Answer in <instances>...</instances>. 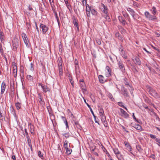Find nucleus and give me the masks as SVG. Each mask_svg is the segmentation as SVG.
<instances>
[{"instance_id": "nucleus-1", "label": "nucleus", "mask_w": 160, "mask_h": 160, "mask_svg": "<svg viewBox=\"0 0 160 160\" xmlns=\"http://www.w3.org/2000/svg\"><path fill=\"white\" fill-rule=\"evenodd\" d=\"M147 88L149 94L156 98H160L159 95L153 88L149 86H147Z\"/></svg>"}, {"instance_id": "nucleus-2", "label": "nucleus", "mask_w": 160, "mask_h": 160, "mask_svg": "<svg viewBox=\"0 0 160 160\" xmlns=\"http://www.w3.org/2000/svg\"><path fill=\"white\" fill-rule=\"evenodd\" d=\"M118 64L119 69L122 72H125V69L122 62L121 60L118 61Z\"/></svg>"}, {"instance_id": "nucleus-3", "label": "nucleus", "mask_w": 160, "mask_h": 160, "mask_svg": "<svg viewBox=\"0 0 160 160\" xmlns=\"http://www.w3.org/2000/svg\"><path fill=\"white\" fill-rule=\"evenodd\" d=\"M146 17L149 20H151L156 19V16L151 15L148 11H146L144 13Z\"/></svg>"}, {"instance_id": "nucleus-4", "label": "nucleus", "mask_w": 160, "mask_h": 160, "mask_svg": "<svg viewBox=\"0 0 160 160\" xmlns=\"http://www.w3.org/2000/svg\"><path fill=\"white\" fill-rule=\"evenodd\" d=\"M40 28L42 29V33L45 34L48 29V28L46 25L42 23L40 24Z\"/></svg>"}, {"instance_id": "nucleus-5", "label": "nucleus", "mask_w": 160, "mask_h": 160, "mask_svg": "<svg viewBox=\"0 0 160 160\" xmlns=\"http://www.w3.org/2000/svg\"><path fill=\"white\" fill-rule=\"evenodd\" d=\"M18 40L17 39H15L12 41V46L13 47V49L14 51L16 50L17 48L18 47Z\"/></svg>"}, {"instance_id": "nucleus-6", "label": "nucleus", "mask_w": 160, "mask_h": 160, "mask_svg": "<svg viewBox=\"0 0 160 160\" xmlns=\"http://www.w3.org/2000/svg\"><path fill=\"white\" fill-rule=\"evenodd\" d=\"M105 68V76L107 77H109L111 76V69L108 66H106Z\"/></svg>"}, {"instance_id": "nucleus-7", "label": "nucleus", "mask_w": 160, "mask_h": 160, "mask_svg": "<svg viewBox=\"0 0 160 160\" xmlns=\"http://www.w3.org/2000/svg\"><path fill=\"white\" fill-rule=\"evenodd\" d=\"M121 90L122 92V94L124 96L125 98H127L129 97L127 89L123 86H122L121 88Z\"/></svg>"}, {"instance_id": "nucleus-8", "label": "nucleus", "mask_w": 160, "mask_h": 160, "mask_svg": "<svg viewBox=\"0 0 160 160\" xmlns=\"http://www.w3.org/2000/svg\"><path fill=\"white\" fill-rule=\"evenodd\" d=\"M132 60L136 64L140 65L141 64V62L138 57H134L132 59Z\"/></svg>"}, {"instance_id": "nucleus-9", "label": "nucleus", "mask_w": 160, "mask_h": 160, "mask_svg": "<svg viewBox=\"0 0 160 160\" xmlns=\"http://www.w3.org/2000/svg\"><path fill=\"white\" fill-rule=\"evenodd\" d=\"M38 101L42 105H44L45 102L44 101L42 97V96L40 93L38 94Z\"/></svg>"}, {"instance_id": "nucleus-10", "label": "nucleus", "mask_w": 160, "mask_h": 160, "mask_svg": "<svg viewBox=\"0 0 160 160\" xmlns=\"http://www.w3.org/2000/svg\"><path fill=\"white\" fill-rule=\"evenodd\" d=\"M38 85L41 86L43 89V92H46L48 91H50V89L47 86L43 85L42 84L40 83Z\"/></svg>"}, {"instance_id": "nucleus-11", "label": "nucleus", "mask_w": 160, "mask_h": 160, "mask_svg": "<svg viewBox=\"0 0 160 160\" xmlns=\"http://www.w3.org/2000/svg\"><path fill=\"white\" fill-rule=\"evenodd\" d=\"M130 14L132 16L134 20H137V19H139V15L138 14L136 13L134 11L130 13Z\"/></svg>"}, {"instance_id": "nucleus-12", "label": "nucleus", "mask_w": 160, "mask_h": 160, "mask_svg": "<svg viewBox=\"0 0 160 160\" xmlns=\"http://www.w3.org/2000/svg\"><path fill=\"white\" fill-rule=\"evenodd\" d=\"M120 109L121 113L122 114V116L123 117L125 118H128L129 117V114H128L126 111L121 108H120Z\"/></svg>"}, {"instance_id": "nucleus-13", "label": "nucleus", "mask_w": 160, "mask_h": 160, "mask_svg": "<svg viewBox=\"0 0 160 160\" xmlns=\"http://www.w3.org/2000/svg\"><path fill=\"white\" fill-rule=\"evenodd\" d=\"M101 6L103 7L101 9L102 12L105 14H108V9L107 6H105L102 3H101Z\"/></svg>"}, {"instance_id": "nucleus-14", "label": "nucleus", "mask_w": 160, "mask_h": 160, "mask_svg": "<svg viewBox=\"0 0 160 160\" xmlns=\"http://www.w3.org/2000/svg\"><path fill=\"white\" fill-rule=\"evenodd\" d=\"M118 19L120 22L122 23L123 25H125L126 23V21L124 18L121 16H119Z\"/></svg>"}, {"instance_id": "nucleus-15", "label": "nucleus", "mask_w": 160, "mask_h": 160, "mask_svg": "<svg viewBox=\"0 0 160 160\" xmlns=\"http://www.w3.org/2000/svg\"><path fill=\"white\" fill-rule=\"evenodd\" d=\"M124 143L125 144V146L126 147V149L127 150L130 151H131L132 150V148L128 142L125 141L124 142Z\"/></svg>"}, {"instance_id": "nucleus-16", "label": "nucleus", "mask_w": 160, "mask_h": 160, "mask_svg": "<svg viewBox=\"0 0 160 160\" xmlns=\"http://www.w3.org/2000/svg\"><path fill=\"white\" fill-rule=\"evenodd\" d=\"M99 81L101 83H103L105 81V80L104 79V77L102 75H99L98 76Z\"/></svg>"}, {"instance_id": "nucleus-17", "label": "nucleus", "mask_w": 160, "mask_h": 160, "mask_svg": "<svg viewBox=\"0 0 160 160\" xmlns=\"http://www.w3.org/2000/svg\"><path fill=\"white\" fill-rule=\"evenodd\" d=\"M1 88V93L2 94L4 93L6 88V84L4 82L2 83Z\"/></svg>"}, {"instance_id": "nucleus-18", "label": "nucleus", "mask_w": 160, "mask_h": 160, "mask_svg": "<svg viewBox=\"0 0 160 160\" xmlns=\"http://www.w3.org/2000/svg\"><path fill=\"white\" fill-rule=\"evenodd\" d=\"M22 37L26 45H28V39L26 35L25 34H24L22 36Z\"/></svg>"}, {"instance_id": "nucleus-19", "label": "nucleus", "mask_w": 160, "mask_h": 160, "mask_svg": "<svg viewBox=\"0 0 160 160\" xmlns=\"http://www.w3.org/2000/svg\"><path fill=\"white\" fill-rule=\"evenodd\" d=\"M151 11L152 14H153L152 15L156 17L155 15L157 12V10L156 7L154 6H153L151 9Z\"/></svg>"}, {"instance_id": "nucleus-20", "label": "nucleus", "mask_w": 160, "mask_h": 160, "mask_svg": "<svg viewBox=\"0 0 160 160\" xmlns=\"http://www.w3.org/2000/svg\"><path fill=\"white\" fill-rule=\"evenodd\" d=\"M134 126H133L136 129L138 130H142V127L139 124H135V125H133Z\"/></svg>"}, {"instance_id": "nucleus-21", "label": "nucleus", "mask_w": 160, "mask_h": 160, "mask_svg": "<svg viewBox=\"0 0 160 160\" xmlns=\"http://www.w3.org/2000/svg\"><path fill=\"white\" fill-rule=\"evenodd\" d=\"M113 150L116 156L121 154L120 152L117 148H114L113 149Z\"/></svg>"}, {"instance_id": "nucleus-22", "label": "nucleus", "mask_w": 160, "mask_h": 160, "mask_svg": "<svg viewBox=\"0 0 160 160\" xmlns=\"http://www.w3.org/2000/svg\"><path fill=\"white\" fill-rule=\"evenodd\" d=\"M80 86L82 89L86 91V89H85L86 84L84 82L80 83Z\"/></svg>"}, {"instance_id": "nucleus-23", "label": "nucleus", "mask_w": 160, "mask_h": 160, "mask_svg": "<svg viewBox=\"0 0 160 160\" xmlns=\"http://www.w3.org/2000/svg\"><path fill=\"white\" fill-rule=\"evenodd\" d=\"M58 69L59 71V75L60 77L62 75L63 73V69H62V66H59Z\"/></svg>"}, {"instance_id": "nucleus-24", "label": "nucleus", "mask_w": 160, "mask_h": 160, "mask_svg": "<svg viewBox=\"0 0 160 160\" xmlns=\"http://www.w3.org/2000/svg\"><path fill=\"white\" fill-rule=\"evenodd\" d=\"M124 84L126 86H129L130 88H128V89L130 90H132V89H132V87L129 84V83L128 82H127V79H124Z\"/></svg>"}, {"instance_id": "nucleus-25", "label": "nucleus", "mask_w": 160, "mask_h": 160, "mask_svg": "<svg viewBox=\"0 0 160 160\" xmlns=\"http://www.w3.org/2000/svg\"><path fill=\"white\" fill-rule=\"evenodd\" d=\"M34 66L33 63L32 62H31L28 66V68L31 71H34Z\"/></svg>"}, {"instance_id": "nucleus-26", "label": "nucleus", "mask_w": 160, "mask_h": 160, "mask_svg": "<svg viewBox=\"0 0 160 160\" xmlns=\"http://www.w3.org/2000/svg\"><path fill=\"white\" fill-rule=\"evenodd\" d=\"M58 66H62V64L63 63V61L61 57H60L58 58Z\"/></svg>"}, {"instance_id": "nucleus-27", "label": "nucleus", "mask_w": 160, "mask_h": 160, "mask_svg": "<svg viewBox=\"0 0 160 160\" xmlns=\"http://www.w3.org/2000/svg\"><path fill=\"white\" fill-rule=\"evenodd\" d=\"M47 108L50 116H53V114L52 113V112L51 108L50 107H47Z\"/></svg>"}, {"instance_id": "nucleus-28", "label": "nucleus", "mask_w": 160, "mask_h": 160, "mask_svg": "<svg viewBox=\"0 0 160 160\" xmlns=\"http://www.w3.org/2000/svg\"><path fill=\"white\" fill-rule=\"evenodd\" d=\"M4 36H3V33L1 32L0 34V39L1 42L2 43L4 42Z\"/></svg>"}, {"instance_id": "nucleus-29", "label": "nucleus", "mask_w": 160, "mask_h": 160, "mask_svg": "<svg viewBox=\"0 0 160 160\" xmlns=\"http://www.w3.org/2000/svg\"><path fill=\"white\" fill-rule=\"evenodd\" d=\"M116 157L118 160H124L123 155L121 154L117 155Z\"/></svg>"}, {"instance_id": "nucleus-30", "label": "nucleus", "mask_w": 160, "mask_h": 160, "mask_svg": "<svg viewBox=\"0 0 160 160\" xmlns=\"http://www.w3.org/2000/svg\"><path fill=\"white\" fill-rule=\"evenodd\" d=\"M74 64L75 65V69L76 70L78 68H79V66L78 64V61L77 60V59H75L74 62Z\"/></svg>"}, {"instance_id": "nucleus-31", "label": "nucleus", "mask_w": 160, "mask_h": 160, "mask_svg": "<svg viewBox=\"0 0 160 160\" xmlns=\"http://www.w3.org/2000/svg\"><path fill=\"white\" fill-rule=\"evenodd\" d=\"M91 12L93 15L95 16L97 15L98 14L97 12L95 10L93 9H91Z\"/></svg>"}, {"instance_id": "nucleus-32", "label": "nucleus", "mask_w": 160, "mask_h": 160, "mask_svg": "<svg viewBox=\"0 0 160 160\" xmlns=\"http://www.w3.org/2000/svg\"><path fill=\"white\" fill-rule=\"evenodd\" d=\"M62 135L64 136L65 138H68L70 136V134L69 132L63 133L62 134Z\"/></svg>"}, {"instance_id": "nucleus-33", "label": "nucleus", "mask_w": 160, "mask_h": 160, "mask_svg": "<svg viewBox=\"0 0 160 160\" xmlns=\"http://www.w3.org/2000/svg\"><path fill=\"white\" fill-rule=\"evenodd\" d=\"M101 117V119L102 122H107L106 121V117L105 115L100 116Z\"/></svg>"}, {"instance_id": "nucleus-34", "label": "nucleus", "mask_w": 160, "mask_h": 160, "mask_svg": "<svg viewBox=\"0 0 160 160\" xmlns=\"http://www.w3.org/2000/svg\"><path fill=\"white\" fill-rule=\"evenodd\" d=\"M119 29L122 33H124L125 32V30L121 26L119 27Z\"/></svg>"}, {"instance_id": "nucleus-35", "label": "nucleus", "mask_w": 160, "mask_h": 160, "mask_svg": "<svg viewBox=\"0 0 160 160\" xmlns=\"http://www.w3.org/2000/svg\"><path fill=\"white\" fill-rule=\"evenodd\" d=\"M17 68H16V67H14V69H13V73L14 74V77H16L17 75Z\"/></svg>"}, {"instance_id": "nucleus-36", "label": "nucleus", "mask_w": 160, "mask_h": 160, "mask_svg": "<svg viewBox=\"0 0 160 160\" xmlns=\"http://www.w3.org/2000/svg\"><path fill=\"white\" fill-rule=\"evenodd\" d=\"M65 149L67 154L70 155L71 154V152L72 151V150L71 149H69L68 148Z\"/></svg>"}, {"instance_id": "nucleus-37", "label": "nucleus", "mask_w": 160, "mask_h": 160, "mask_svg": "<svg viewBox=\"0 0 160 160\" xmlns=\"http://www.w3.org/2000/svg\"><path fill=\"white\" fill-rule=\"evenodd\" d=\"M91 8H89L88 9H86V11L87 12V14L88 17L90 16V12H91Z\"/></svg>"}, {"instance_id": "nucleus-38", "label": "nucleus", "mask_w": 160, "mask_h": 160, "mask_svg": "<svg viewBox=\"0 0 160 160\" xmlns=\"http://www.w3.org/2000/svg\"><path fill=\"white\" fill-rule=\"evenodd\" d=\"M15 106L18 110L19 109L21 108L20 103L19 102H17L15 104Z\"/></svg>"}, {"instance_id": "nucleus-39", "label": "nucleus", "mask_w": 160, "mask_h": 160, "mask_svg": "<svg viewBox=\"0 0 160 160\" xmlns=\"http://www.w3.org/2000/svg\"><path fill=\"white\" fill-rule=\"evenodd\" d=\"M118 104L119 106H120L121 107H122L125 108L127 110H128V109H127V108L126 107H124V106L122 104V102H118Z\"/></svg>"}, {"instance_id": "nucleus-40", "label": "nucleus", "mask_w": 160, "mask_h": 160, "mask_svg": "<svg viewBox=\"0 0 160 160\" xmlns=\"http://www.w3.org/2000/svg\"><path fill=\"white\" fill-rule=\"evenodd\" d=\"M119 51L120 52V53L121 55H123L124 53L125 52L123 50L122 47L121 46V47L119 48Z\"/></svg>"}, {"instance_id": "nucleus-41", "label": "nucleus", "mask_w": 160, "mask_h": 160, "mask_svg": "<svg viewBox=\"0 0 160 160\" xmlns=\"http://www.w3.org/2000/svg\"><path fill=\"white\" fill-rule=\"evenodd\" d=\"M73 23L75 27H78L79 26L78 22L75 19L73 20Z\"/></svg>"}, {"instance_id": "nucleus-42", "label": "nucleus", "mask_w": 160, "mask_h": 160, "mask_svg": "<svg viewBox=\"0 0 160 160\" xmlns=\"http://www.w3.org/2000/svg\"><path fill=\"white\" fill-rule=\"evenodd\" d=\"M106 15L105 16V18L108 21V22H110L111 21V19L109 16L108 15V14H106Z\"/></svg>"}, {"instance_id": "nucleus-43", "label": "nucleus", "mask_w": 160, "mask_h": 160, "mask_svg": "<svg viewBox=\"0 0 160 160\" xmlns=\"http://www.w3.org/2000/svg\"><path fill=\"white\" fill-rule=\"evenodd\" d=\"M0 52L2 55H3L4 54V51L2 48V45H0Z\"/></svg>"}, {"instance_id": "nucleus-44", "label": "nucleus", "mask_w": 160, "mask_h": 160, "mask_svg": "<svg viewBox=\"0 0 160 160\" xmlns=\"http://www.w3.org/2000/svg\"><path fill=\"white\" fill-rule=\"evenodd\" d=\"M108 97L110 99H111L112 101H113L114 100L111 94L110 93H108Z\"/></svg>"}, {"instance_id": "nucleus-45", "label": "nucleus", "mask_w": 160, "mask_h": 160, "mask_svg": "<svg viewBox=\"0 0 160 160\" xmlns=\"http://www.w3.org/2000/svg\"><path fill=\"white\" fill-rule=\"evenodd\" d=\"M27 78L29 80H33L32 77L30 75H27Z\"/></svg>"}, {"instance_id": "nucleus-46", "label": "nucleus", "mask_w": 160, "mask_h": 160, "mask_svg": "<svg viewBox=\"0 0 160 160\" xmlns=\"http://www.w3.org/2000/svg\"><path fill=\"white\" fill-rule=\"evenodd\" d=\"M38 156L41 158H42L43 157V154H42L41 152L40 151L38 152Z\"/></svg>"}, {"instance_id": "nucleus-47", "label": "nucleus", "mask_w": 160, "mask_h": 160, "mask_svg": "<svg viewBox=\"0 0 160 160\" xmlns=\"http://www.w3.org/2000/svg\"><path fill=\"white\" fill-rule=\"evenodd\" d=\"M96 42L99 45H100L101 44V42L99 39L96 38Z\"/></svg>"}, {"instance_id": "nucleus-48", "label": "nucleus", "mask_w": 160, "mask_h": 160, "mask_svg": "<svg viewBox=\"0 0 160 160\" xmlns=\"http://www.w3.org/2000/svg\"><path fill=\"white\" fill-rule=\"evenodd\" d=\"M89 109H90V110L91 112L92 113V114L94 118L95 119V120L96 118V116L95 115L94 113L92 111V109L91 108H89Z\"/></svg>"}, {"instance_id": "nucleus-49", "label": "nucleus", "mask_w": 160, "mask_h": 160, "mask_svg": "<svg viewBox=\"0 0 160 160\" xmlns=\"http://www.w3.org/2000/svg\"><path fill=\"white\" fill-rule=\"evenodd\" d=\"M61 118L62 119V120L64 122H65L66 121H67V119L65 117L63 116H61Z\"/></svg>"}, {"instance_id": "nucleus-50", "label": "nucleus", "mask_w": 160, "mask_h": 160, "mask_svg": "<svg viewBox=\"0 0 160 160\" xmlns=\"http://www.w3.org/2000/svg\"><path fill=\"white\" fill-rule=\"evenodd\" d=\"M150 138L153 139H155L156 138V136L155 135L151 134L150 135Z\"/></svg>"}, {"instance_id": "nucleus-51", "label": "nucleus", "mask_w": 160, "mask_h": 160, "mask_svg": "<svg viewBox=\"0 0 160 160\" xmlns=\"http://www.w3.org/2000/svg\"><path fill=\"white\" fill-rule=\"evenodd\" d=\"M133 4L134 6H136L137 7H138L139 6V5L135 2H133Z\"/></svg>"}, {"instance_id": "nucleus-52", "label": "nucleus", "mask_w": 160, "mask_h": 160, "mask_svg": "<svg viewBox=\"0 0 160 160\" xmlns=\"http://www.w3.org/2000/svg\"><path fill=\"white\" fill-rule=\"evenodd\" d=\"M132 70L134 73H137L138 72V71L136 68L134 67L133 68Z\"/></svg>"}, {"instance_id": "nucleus-53", "label": "nucleus", "mask_w": 160, "mask_h": 160, "mask_svg": "<svg viewBox=\"0 0 160 160\" xmlns=\"http://www.w3.org/2000/svg\"><path fill=\"white\" fill-rule=\"evenodd\" d=\"M157 66L158 67H157L156 66H155V67H156V71L157 72H160V68L157 65Z\"/></svg>"}, {"instance_id": "nucleus-54", "label": "nucleus", "mask_w": 160, "mask_h": 160, "mask_svg": "<svg viewBox=\"0 0 160 160\" xmlns=\"http://www.w3.org/2000/svg\"><path fill=\"white\" fill-rule=\"evenodd\" d=\"M64 1L65 2V3L66 4V5L68 7L69 6V5L68 4V0H64Z\"/></svg>"}, {"instance_id": "nucleus-55", "label": "nucleus", "mask_w": 160, "mask_h": 160, "mask_svg": "<svg viewBox=\"0 0 160 160\" xmlns=\"http://www.w3.org/2000/svg\"><path fill=\"white\" fill-rule=\"evenodd\" d=\"M84 100L85 103L86 104L87 106H88V107L89 108H91V106L90 105H89L86 102V100L84 98Z\"/></svg>"}, {"instance_id": "nucleus-56", "label": "nucleus", "mask_w": 160, "mask_h": 160, "mask_svg": "<svg viewBox=\"0 0 160 160\" xmlns=\"http://www.w3.org/2000/svg\"><path fill=\"white\" fill-rule=\"evenodd\" d=\"M27 142L28 145H32V142L31 139L28 140Z\"/></svg>"}, {"instance_id": "nucleus-57", "label": "nucleus", "mask_w": 160, "mask_h": 160, "mask_svg": "<svg viewBox=\"0 0 160 160\" xmlns=\"http://www.w3.org/2000/svg\"><path fill=\"white\" fill-rule=\"evenodd\" d=\"M12 66H13V69H14V67H16V68H17V66L16 65V64L15 62L12 63Z\"/></svg>"}, {"instance_id": "nucleus-58", "label": "nucleus", "mask_w": 160, "mask_h": 160, "mask_svg": "<svg viewBox=\"0 0 160 160\" xmlns=\"http://www.w3.org/2000/svg\"><path fill=\"white\" fill-rule=\"evenodd\" d=\"M127 10L130 13L132 12H133L134 10L130 8H128V9Z\"/></svg>"}, {"instance_id": "nucleus-59", "label": "nucleus", "mask_w": 160, "mask_h": 160, "mask_svg": "<svg viewBox=\"0 0 160 160\" xmlns=\"http://www.w3.org/2000/svg\"><path fill=\"white\" fill-rule=\"evenodd\" d=\"M123 55H121L125 59H126L127 58V57L125 55V52H124Z\"/></svg>"}, {"instance_id": "nucleus-60", "label": "nucleus", "mask_w": 160, "mask_h": 160, "mask_svg": "<svg viewBox=\"0 0 160 160\" xmlns=\"http://www.w3.org/2000/svg\"><path fill=\"white\" fill-rule=\"evenodd\" d=\"M64 123L65 124L66 126V128H68L69 126L68 124V123L67 121H66L65 122H64Z\"/></svg>"}, {"instance_id": "nucleus-61", "label": "nucleus", "mask_w": 160, "mask_h": 160, "mask_svg": "<svg viewBox=\"0 0 160 160\" xmlns=\"http://www.w3.org/2000/svg\"><path fill=\"white\" fill-rule=\"evenodd\" d=\"M53 13L55 14L56 18L58 17L57 13L54 10H53Z\"/></svg>"}, {"instance_id": "nucleus-62", "label": "nucleus", "mask_w": 160, "mask_h": 160, "mask_svg": "<svg viewBox=\"0 0 160 160\" xmlns=\"http://www.w3.org/2000/svg\"><path fill=\"white\" fill-rule=\"evenodd\" d=\"M20 72L22 73L23 75L24 73V71L23 69H22L21 68L20 70Z\"/></svg>"}, {"instance_id": "nucleus-63", "label": "nucleus", "mask_w": 160, "mask_h": 160, "mask_svg": "<svg viewBox=\"0 0 160 160\" xmlns=\"http://www.w3.org/2000/svg\"><path fill=\"white\" fill-rule=\"evenodd\" d=\"M86 9H88L89 8H91V7L88 4H87V3H86Z\"/></svg>"}, {"instance_id": "nucleus-64", "label": "nucleus", "mask_w": 160, "mask_h": 160, "mask_svg": "<svg viewBox=\"0 0 160 160\" xmlns=\"http://www.w3.org/2000/svg\"><path fill=\"white\" fill-rule=\"evenodd\" d=\"M12 158L13 160H16V157H15V155H12Z\"/></svg>"}]
</instances>
